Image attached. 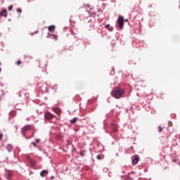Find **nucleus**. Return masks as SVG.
I'll return each mask as SVG.
<instances>
[{
    "label": "nucleus",
    "instance_id": "nucleus-1",
    "mask_svg": "<svg viewBox=\"0 0 180 180\" xmlns=\"http://www.w3.org/2000/svg\"><path fill=\"white\" fill-rule=\"evenodd\" d=\"M111 95L116 99H120V98L124 95V90L122 88H117L116 89L112 91Z\"/></svg>",
    "mask_w": 180,
    "mask_h": 180
},
{
    "label": "nucleus",
    "instance_id": "nucleus-2",
    "mask_svg": "<svg viewBox=\"0 0 180 180\" xmlns=\"http://www.w3.org/2000/svg\"><path fill=\"white\" fill-rule=\"evenodd\" d=\"M117 23L119 29H123V26H124V18L120 16L117 19Z\"/></svg>",
    "mask_w": 180,
    "mask_h": 180
},
{
    "label": "nucleus",
    "instance_id": "nucleus-3",
    "mask_svg": "<svg viewBox=\"0 0 180 180\" xmlns=\"http://www.w3.org/2000/svg\"><path fill=\"white\" fill-rule=\"evenodd\" d=\"M44 117L47 120H51V119H54V115L51 114L50 112H46L44 114Z\"/></svg>",
    "mask_w": 180,
    "mask_h": 180
},
{
    "label": "nucleus",
    "instance_id": "nucleus-4",
    "mask_svg": "<svg viewBox=\"0 0 180 180\" xmlns=\"http://www.w3.org/2000/svg\"><path fill=\"white\" fill-rule=\"evenodd\" d=\"M32 130V126L30 125H27V126H25L22 129V133L23 134V136H25V134H26V132L27 131H29Z\"/></svg>",
    "mask_w": 180,
    "mask_h": 180
},
{
    "label": "nucleus",
    "instance_id": "nucleus-5",
    "mask_svg": "<svg viewBox=\"0 0 180 180\" xmlns=\"http://www.w3.org/2000/svg\"><path fill=\"white\" fill-rule=\"evenodd\" d=\"M139 160H140V158L139 157V155H135L134 159L132 160V164H134L136 165V164H137V162H139Z\"/></svg>",
    "mask_w": 180,
    "mask_h": 180
},
{
    "label": "nucleus",
    "instance_id": "nucleus-6",
    "mask_svg": "<svg viewBox=\"0 0 180 180\" xmlns=\"http://www.w3.org/2000/svg\"><path fill=\"white\" fill-rule=\"evenodd\" d=\"M53 110L55 112V113H56V115H61V109L59 108H55L53 109Z\"/></svg>",
    "mask_w": 180,
    "mask_h": 180
},
{
    "label": "nucleus",
    "instance_id": "nucleus-7",
    "mask_svg": "<svg viewBox=\"0 0 180 180\" xmlns=\"http://www.w3.org/2000/svg\"><path fill=\"white\" fill-rule=\"evenodd\" d=\"M0 15L1 16H4V18H6V16H8V12L6 11V10H4L0 13Z\"/></svg>",
    "mask_w": 180,
    "mask_h": 180
},
{
    "label": "nucleus",
    "instance_id": "nucleus-8",
    "mask_svg": "<svg viewBox=\"0 0 180 180\" xmlns=\"http://www.w3.org/2000/svg\"><path fill=\"white\" fill-rule=\"evenodd\" d=\"M47 174H49V172L47 170H43L40 175L41 176H42L43 178H44V176H46V175H47Z\"/></svg>",
    "mask_w": 180,
    "mask_h": 180
},
{
    "label": "nucleus",
    "instance_id": "nucleus-9",
    "mask_svg": "<svg viewBox=\"0 0 180 180\" xmlns=\"http://www.w3.org/2000/svg\"><path fill=\"white\" fill-rule=\"evenodd\" d=\"M56 29V25H51L48 27L49 32H53Z\"/></svg>",
    "mask_w": 180,
    "mask_h": 180
},
{
    "label": "nucleus",
    "instance_id": "nucleus-10",
    "mask_svg": "<svg viewBox=\"0 0 180 180\" xmlns=\"http://www.w3.org/2000/svg\"><path fill=\"white\" fill-rule=\"evenodd\" d=\"M12 175H13L12 172H8L7 173V175L6 176V179L11 180V178Z\"/></svg>",
    "mask_w": 180,
    "mask_h": 180
},
{
    "label": "nucleus",
    "instance_id": "nucleus-11",
    "mask_svg": "<svg viewBox=\"0 0 180 180\" xmlns=\"http://www.w3.org/2000/svg\"><path fill=\"white\" fill-rule=\"evenodd\" d=\"M10 117H15L16 116V112L15 111H11L9 114Z\"/></svg>",
    "mask_w": 180,
    "mask_h": 180
},
{
    "label": "nucleus",
    "instance_id": "nucleus-12",
    "mask_svg": "<svg viewBox=\"0 0 180 180\" xmlns=\"http://www.w3.org/2000/svg\"><path fill=\"white\" fill-rule=\"evenodd\" d=\"M77 120H78V117H75L70 120L71 124H74V123H77Z\"/></svg>",
    "mask_w": 180,
    "mask_h": 180
},
{
    "label": "nucleus",
    "instance_id": "nucleus-13",
    "mask_svg": "<svg viewBox=\"0 0 180 180\" xmlns=\"http://www.w3.org/2000/svg\"><path fill=\"white\" fill-rule=\"evenodd\" d=\"M6 148H7L8 151L9 153H11L12 151V148H13L12 145H9V144L7 145Z\"/></svg>",
    "mask_w": 180,
    "mask_h": 180
},
{
    "label": "nucleus",
    "instance_id": "nucleus-14",
    "mask_svg": "<svg viewBox=\"0 0 180 180\" xmlns=\"http://www.w3.org/2000/svg\"><path fill=\"white\" fill-rule=\"evenodd\" d=\"M118 127L116 124H112L113 131H117Z\"/></svg>",
    "mask_w": 180,
    "mask_h": 180
},
{
    "label": "nucleus",
    "instance_id": "nucleus-15",
    "mask_svg": "<svg viewBox=\"0 0 180 180\" xmlns=\"http://www.w3.org/2000/svg\"><path fill=\"white\" fill-rule=\"evenodd\" d=\"M51 36H52L53 39H54V40H57L58 39V36L56 35V34H51Z\"/></svg>",
    "mask_w": 180,
    "mask_h": 180
},
{
    "label": "nucleus",
    "instance_id": "nucleus-16",
    "mask_svg": "<svg viewBox=\"0 0 180 180\" xmlns=\"http://www.w3.org/2000/svg\"><path fill=\"white\" fill-rule=\"evenodd\" d=\"M158 130H159V133H161V131H162V127L159 126L158 127Z\"/></svg>",
    "mask_w": 180,
    "mask_h": 180
},
{
    "label": "nucleus",
    "instance_id": "nucleus-17",
    "mask_svg": "<svg viewBox=\"0 0 180 180\" xmlns=\"http://www.w3.org/2000/svg\"><path fill=\"white\" fill-rule=\"evenodd\" d=\"M12 9H13V5H11V6L8 7V11H12Z\"/></svg>",
    "mask_w": 180,
    "mask_h": 180
},
{
    "label": "nucleus",
    "instance_id": "nucleus-18",
    "mask_svg": "<svg viewBox=\"0 0 180 180\" xmlns=\"http://www.w3.org/2000/svg\"><path fill=\"white\" fill-rule=\"evenodd\" d=\"M16 64H17V65H20V64H22V61L18 60Z\"/></svg>",
    "mask_w": 180,
    "mask_h": 180
},
{
    "label": "nucleus",
    "instance_id": "nucleus-19",
    "mask_svg": "<svg viewBox=\"0 0 180 180\" xmlns=\"http://www.w3.org/2000/svg\"><path fill=\"white\" fill-rule=\"evenodd\" d=\"M172 122H168V127H172Z\"/></svg>",
    "mask_w": 180,
    "mask_h": 180
},
{
    "label": "nucleus",
    "instance_id": "nucleus-20",
    "mask_svg": "<svg viewBox=\"0 0 180 180\" xmlns=\"http://www.w3.org/2000/svg\"><path fill=\"white\" fill-rule=\"evenodd\" d=\"M17 12H18V13H22V10H21L20 8H18V9H17Z\"/></svg>",
    "mask_w": 180,
    "mask_h": 180
},
{
    "label": "nucleus",
    "instance_id": "nucleus-21",
    "mask_svg": "<svg viewBox=\"0 0 180 180\" xmlns=\"http://www.w3.org/2000/svg\"><path fill=\"white\" fill-rule=\"evenodd\" d=\"M110 26V25L108 24L105 25V29H109V27Z\"/></svg>",
    "mask_w": 180,
    "mask_h": 180
},
{
    "label": "nucleus",
    "instance_id": "nucleus-22",
    "mask_svg": "<svg viewBox=\"0 0 180 180\" xmlns=\"http://www.w3.org/2000/svg\"><path fill=\"white\" fill-rule=\"evenodd\" d=\"M97 160H102V158L99 155L96 156Z\"/></svg>",
    "mask_w": 180,
    "mask_h": 180
},
{
    "label": "nucleus",
    "instance_id": "nucleus-23",
    "mask_svg": "<svg viewBox=\"0 0 180 180\" xmlns=\"http://www.w3.org/2000/svg\"><path fill=\"white\" fill-rule=\"evenodd\" d=\"M4 137V134H0V141L2 140V138Z\"/></svg>",
    "mask_w": 180,
    "mask_h": 180
},
{
    "label": "nucleus",
    "instance_id": "nucleus-24",
    "mask_svg": "<svg viewBox=\"0 0 180 180\" xmlns=\"http://www.w3.org/2000/svg\"><path fill=\"white\" fill-rule=\"evenodd\" d=\"M109 32H112L113 30V27H111L110 28H108Z\"/></svg>",
    "mask_w": 180,
    "mask_h": 180
},
{
    "label": "nucleus",
    "instance_id": "nucleus-25",
    "mask_svg": "<svg viewBox=\"0 0 180 180\" xmlns=\"http://www.w3.org/2000/svg\"><path fill=\"white\" fill-rule=\"evenodd\" d=\"M80 155H81V157H84V152L83 151L80 152Z\"/></svg>",
    "mask_w": 180,
    "mask_h": 180
},
{
    "label": "nucleus",
    "instance_id": "nucleus-26",
    "mask_svg": "<svg viewBox=\"0 0 180 180\" xmlns=\"http://www.w3.org/2000/svg\"><path fill=\"white\" fill-rule=\"evenodd\" d=\"M32 144L34 146V147H37V145L34 142H32Z\"/></svg>",
    "mask_w": 180,
    "mask_h": 180
},
{
    "label": "nucleus",
    "instance_id": "nucleus-27",
    "mask_svg": "<svg viewBox=\"0 0 180 180\" xmlns=\"http://www.w3.org/2000/svg\"><path fill=\"white\" fill-rule=\"evenodd\" d=\"M36 143H40V139H37Z\"/></svg>",
    "mask_w": 180,
    "mask_h": 180
},
{
    "label": "nucleus",
    "instance_id": "nucleus-28",
    "mask_svg": "<svg viewBox=\"0 0 180 180\" xmlns=\"http://www.w3.org/2000/svg\"><path fill=\"white\" fill-rule=\"evenodd\" d=\"M125 22H129V20H128V19H126V20H125Z\"/></svg>",
    "mask_w": 180,
    "mask_h": 180
},
{
    "label": "nucleus",
    "instance_id": "nucleus-29",
    "mask_svg": "<svg viewBox=\"0 0 180 180\" xmlns=\"http://www.w3.org/2000/svg\"><path fill=\"white\" fill-rule=\"evenodd\" d=\"M176 162V160H174V162Z\"/></svg>",
    "mask_w": 180,
    "mask_h": 180
},
{
    "label": "nucleus",
    "instance_id": "nucleus-30",
    "mask_svg": "<svg viewBox=\"0 0 180 180\" xmlns=\"http://www.w3.org/2000/svg\"><path fill=\"white\" fill-rule=\"evenodd\" d=\"M179 139H180V136H179Z\"/></svg>",
    "mask_w": 180,
    "mask_h": 180
}]
</instances>
